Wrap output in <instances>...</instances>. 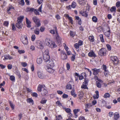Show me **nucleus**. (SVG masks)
<instances>
[{
    "mask_svg": "<svg viewBox=\"0 0 120 120\" xmlns=\"http://www.w3.org/2000/svg\"><path fill=\"white\" fill-rule=\"evenodd\" d=\"M45 43L46 45L50 48H54L57 47V45L55 44L54 42L50 40L49 39H46Z\"/></svg>",
    "mask_w": 120,
    "mask_h": 120,
    "instance_id": "f03ea898",
    "label": "nucleus"
},
{
    "mask_svg": "<svg viewBox=\"0 0 120 120\" xmlns=\"http://www.w3.org/2000/svg\"><path fill=\"white\" fill-rule=\"evenodd\" d=\"M111 59L114 62L115 64H117L118 62V58L116 56L111 57Z\"/></svg>",
    "mask_w": 120,
    "mask_h": 120,
    "instance_id": "4468645a",
    "label": "nucleus"
},
{
    "mask_svg": "<svg viewBox=\"0 0 120 120\" xmlns=\"http://www.w3.org/2000/svg\"><path fill=\"white\" fill-rule=\"evenodd\" d=\"M80 111V109H74L73 110V112L75 114H76L77 112Z\"/></svg>",
    "mask_w": 120,
    "mask_h": 120,
    "instance_id": "603ef678",
    "label": "nucleus"
},
{
    "mask_svg": "<svg viewBox=\"0 0 120 120\" xmlns=\"http://www.w3.org/2000/svg\"><path fill=\"white\" fill-rule=\"evenodd\" d=\"M78 2L81 5H84L86 4V0H78Z\"/></svg>",
    "mask_w": 120,
    "mask_h": 120,
    "instance_id": "aec40b11",
    "label": "nucleus"
},
{
    "mask_svg": "<svg viewBox=\"0 0 120 120\" xmlns=\"http://www.w3.org/2000/svg\"><path fill=\"white\" fill-rule=\"evenodd\" d=\"M92 70L93 72V74L95 75H97L100 71V69H97L96 68L92 69Z\"/></svg>",
    "mask_w": 120,
    "mask_h": 120,
    "instance_id": "f8f14e48",
    "label": "nucleus"
},
{
    "mask_svg": "<svg viewBox=\"0 0 120 120\" xmlns=\"http://www.w3.org/2000/svg\"><path fill=\"white\" fill-rule=\"evenodd\" d=\"M24 18L23 16H20L18 17L17 19V22L18 23H21Z\"/></svg>",
    "mask_w": 120,
    "mask_h": 120,
    "instance_id": "6ab92c4d",
    "label": "nucleus"
},
{
    "mask_svg": "<svg viewBox=\"0 0 120 120\" xmlns=\"http://www.w3.org/2000/svg\"><path fill=\"white\" fill-rule=\"evenodd\" d=\"M26 22L27 25V27L28 28L31 27V22L27 18H26Z\"/></svg>",
    "mask_w": 120,
    "mask_h": 120,
    "instance_id": "f3484780",
    "label": "nucleus"
},
{
    "mask_svg": "<svg viewBox=\"0 0 120 120\" xmlns=\"http://www.w3.org/2000/svg\"><path fill=\"white\" fill-rule=\"evenodd\" d=\"M104 34L106 36L109 37L110 35V30H109L104 33Z\"/></svg>",
    "mask_w": 120,
    "mask_h": 120,
    "instance_id": "f704fd0d",
    "label": "nucleus"
},
{
    "mask_svg": "<svg viewBox=\"0 0 120 120\" xmlns=\"http://www.w3.org/2000/svg\"><path fill=\"white\" fill-rule=\"evenodd\" d=\"M20 40L22 43L24 45H26L28 44V41L27 37L25 35L21 37Z\"/></svg>",
    "mask_w": 120,
    "mask_h": 120,
    "instance_id": "39448f33",
    "label": "nucleus"
},
{
    "mask_svg": "<svg viewBox=\"0 0 120 120\" xmlns=\"http://www.w3.org/2000/svg\"><path fill=\"white\" fill-rule=\"evenodd\" d=\"M6 60H11L13 59V57L10 56L9 55H6L4 56Z\"/></svg>",
    "mask_w": 120,
    "mask_h": 120,
    "instance_id": "393cba45",
    "label": "nucleus"
},
{
    "mask_svg": "<svg viewBox=\"0 0 120 120\" xmlns=\"http://www.w3.org/2000/svg\"><path fill=\"white\" fill-rule=\"evenodd\" d=\"M31 40L32 41H34L36 38V37L35 35L34 34L33 35H32L31 37Z\"/></svg>",
    "mask_w": 120,
    "mask_h": 120,
    "instance_id": "de8ad7c7",
    "label": "nucleus"
},
{
    "mask_svg": "<svg viewBox=\"0 0 120 120\" xmlns=\"http://www.w3.org/2000/svg\"><path fill=\"white\" fill-rule=\"evenodd\" d=\"M63 46L64 47V49H65L66 52L68 53V47L66 44L65 43H64L63 44Z\"/></svg>",
    "mask_w": 120,
    "mask_h": 120,
    "instance_id": "09e8293b",
    "label": "nucleus"
},
{
    "mask_svg": "<svg viewBox=\"0 0 120 120\" xmlns=\"http://www.w3.org/2000/svg\"><path fill=\"white\" fill-rule=\"evenodd\" d=\"M71 95L73 96L74 97H76L77 95L75 94V90H73L71 91Z\"/></svg>",
    "mask_w": 120,
    "mask_h": 120,
    "instance_id": "c9c22d12",
    "label": "nucleus"
},
{
    "mask_svg": "<svg viewBox=\"0 0 120 120\" xmlns=\"http://www.w3.org/2000/svg\"><path fill=\"white\" fill-rule=\"evenodd\" d=\"M56 38L57 42L58 44L60 45L61 44V41L62 40V39L59 37L58 34L57 33V31H56Z\"/></svg>",
    "mask_w": 120,
    "mask_h": 120,
    "instance_id": "423d86ee",
    "label": "nucleus"
},
{
    "mask_svg": "<svg viewBox=\"0 0 120 120\" xmlns=\"http://www.w3.org/2000/svg\"><path fill=\"white\" fill-rule=\"evenodd\" d=\"M88 80L87 79H85L84 82L83 83V84L82 85L81 88H82L86 89L87 87V85H88Z\"/></svg>",
    "mask_w": 120,
    "mask_h": 120,
    "instance_id": "9b49d317",
    "label": "nucleus"
},
{
    "mask_svg": "<svg viewBox=\"0 0 120 120\" xmlns=\"http://www.w3.org/2000/svg\"><path fill=\"white\" fill-rule=\"evenodd\" d=\"M50 56L49 55L44 54L43 55V58L44 61L46 62H48L50 59Z\"/></svg>",
    "mask_w": 120,
    "mask_h": 120,
    "instance_id": "6e6552de",
    "label": "nucleus"
},
{
    "mask_svg": "<svg viewBox=\"0 0 120 120\" xmlns=\"http://www.w3.org/2000/svg\"><path fill=\"white\" fill-rule=\"evenodd\" d=\"M15 10V8L11 5L9 4L8 6L7 9V12L9 14H11L12 12Z\"/></svg>",
    "mask_w": 120,
    "mask_h": 120,
    "instance_id": "20e7f679",
    "label": "nucleus"
},
{
    "mask_svg": "<svg viewBox=\"0 0 120 120\" xmlns=\"http://www.w3.org/2000/svg\"><path fill=\"white\" fill-rule=\"evenodd\" d=\"M67 19L68 14H64V15L63 19L64 22V25L65 26H67Z\"/></svg>",
    "mask_w": 120,
    "mask_h": 120,
    "instance_id": "9d476101",
    "label": "nucleus"
},
{
    "mask_svg": "<svg viewBox=\"0 0 120 120\" xmlns=\"http://www.w3.org/2000/svg\"><path fill=\"white\" fill-rule=\"evenodd\" d=\"M38 77L40 79H43L44 78V76L42 72L40 71H38Z\"/></svg>",
    "mask_w": 120,
    "mask_h": 120,
    "instance_id": "412c9836",
    "label": "nucleus"
},
{
    "mask_svg": "<svg viewBox=\"0 0 120 120\" xmlns=\"http://www.w3.org/2000/svg\"><path fill=\"white\" fill-rule=\"evenodd\" d=\"M97 86L98 88H100L101 87V85L100 83L98 82H96Z\"/></svg>",
    "mask_w": 120,
    "mask_h": 120,
    "instance_id": "4d7b16f0",
    "label": "nucleus"
},
{
    "mask_svg": "<svg viewBox=\"0 0 120 120\" xmlns=\"http://www.w3.org/2000/svg\"><path fill=\"white\" fill-rule=\"evenodd\" d=\"M34 33L37 35H38L40 34L39 30V28H37L34 30Z\"/></svg>",
    "mask_w": 120,
    "mask_h": 120,
    "instance_id": "5701e85b",
    "label": "nucleus"
},
{
    "mask_svg": "<svg viewBox=\"0 0 120 120\" xmlns=\"http://www.w3.org/2000/svg\"><path fill=\"white\" fill-rule=\"evenodd\" d=\"M116 10V8L115 7H112L110 9V11L111 12H115Z\"/></svg>",
    "mask_w": 120,
    "mask_h": 120,
    "instance_id": "5fc2aeb1",
    "label": "nucleus"
},
{
    "mask_svg": "<svg viewBox=\"0 0 120 120\" xmlns=\"http://www.w3.org/2000/svg\"><path fill=\"white\" fill-rule=\"evenodd\" d=\"M47 100L46 99H44L43 98L40 101V103L42 104H44L46 103Z\"/></svg>",
    "mask_w": 120,
    "mask_h": 120,
    "instance_id": "4c0bfd02",
    "label": "nucleus"
},
{
    "mask_svg": "<svg viewBox=\"0 0 120 120\" xmlns=\"http://www.w3.org/2000/svg\"><path fill=\"white\" fill-rule=\"evenodd\" d=\"M44 87H45V86L44 85H40V84H39L38 87V91L39 92H41L42 91V89L43 88L44 89Z\"/></svg>",
    "mask_w": 120,
    "mask_h": 120,
    "instance_id": "2eb2a0df",
    "label": "nucleus"
},
{
    "mask_svg": "<svg viewBox=\"0 0 120 120\" xmlns=\"http://www.w3.org/2000/svg\"><path fill=\"white\" fill-rule=\"evenodd\" d=\"M68 19L69 20V23H71V24H72L73 23V21L72 19V18L71 17H69L68 15Z\"/></svg>",
    "mask_w": 120,
    "mask_h": 120,
    "instance_id": "a19ab883",
    "label": "nucleus"
},
{
    "mask_svg": "<svg viewBox=\"0 0 120 120\" xmlns=\"http://www.w3.org/2000/svg\"><path fill=\"white\" fill-rule=\"evenodd\" d=\"M15 73L18 76L19 78H20L21 77V76L19 71L17 70H16L15 72Z\"/></svg>",
    "mask_w": 120,
    "mask_h": 120,
    "instance_id": "cd10ccee",
    "label": "nucleus"
},
{
    "mask_svg": "<svg viewBox=\"0 0 120 120\" xmlns=\"http://www.w3.org/2000/svg\"><path fill=\"white\" fill-rule=\"evenodd\" d=\"M42 8V4H41L38 9V11L40 12H42L41 9Z\"/></svg>",
    "mask_w": 120,
    "mask_h": 120,
    "instance_id": "e2e57ef3",
    "label": "nucleus"
},
{
    "mask_svg": "<svg viewBox=\"0 0 120 120\" xmlns=\"http://www.w3.org/2000/svg\"><path fill=\"white\" fill-rule=\"evenodd\" d=\"M110 96V95L108 93H106L105 94L104 96V98H108Z\"/></svg>",
    "mask_w": 120,
    "mask_h": 120,
    "instance_id": "c03bdc74",
    "label": "nucleus"
},
{
    "mask_svg": "<svg viewBox=\"0 0 120 120\" xmlns=\"http://www.w3.org/2000/svg\"><path fill=\"white\" fill-rule=\"evenodd\" d=\"M74 47L76 49H78L79 48V44L77 43H76L74 44Z\"/></svg>",
    "mask_w": 120,
    "mask_h": 120,
    "instance_id": "680f3d73",
    "label": "nucleus"
},
{
    "mask_svg": "<svg viewBox=\"0 0 120 120\" xmlns=\"http://www.w3.org/2000/svg\"><path fill=\"white\" fill-rule=\"evenodd\" d=\"M95 93L96 94V95H94L93 96L94 98L95 99H98L99 97V92L98 91H95Z\"/></svg>",
    "mask_w": 120,
    "mask_h": 120,
    "instance_id": "7c9ffc66",
    "label": "nucleus"
},
{
    "mask_svg": "<svg viewBox=\"0 0 120 120\" xmlns=\"http://www.w3.org/2000/svg\"><path fill=\"white\" fill-rule=\"evenodd\" d=\"M0 67L1 69H4L6 67V66L2 64H0Z\"/></svg>",
    "mask_w": 120,
    "mask_h": 120,
    "instance_id": "774afa93",
    "label": "nucleus"
},
{
    "mask_svg": "<svg viewBox=\"0 0 120 120\" xmlns=\"http://www.w3.org/2000/svg\"><path fill=\"white\" fill-rule=\"evenodd\" d=\"M106 46L108 50H111V47L109 45L107 44L106 45Z\"/></svg>",
    "mask_w": 120,
    "mask_h": 120,
    "instance_id": "338daca9",
    "label": "nucleus"
},
{
    "mask_svg": "<svg viewBox=\"0 0 120 120\" xmlns=\"http://www.w3.org/2000/svg\"><path fill=\"white\" fill-rule=\"evenodd\" d=\"M21 23H17L16 24V26L19 29H20L22 28V26H21Z\"/></svg>",
    "mask_w": 120,
    "mask_h": 120,
    "instance_id": "e433bc0d",
    "label": "nucleus"
},
{
    "mask_svg": "<svg viewBox=\"0 0 120 120\" xmlns=\"http://www.w3.org/2000/svg\"><path fill=\"white\" fill-rule=\"evenodd\" d=\"M88 56L90 57H95L96 56L94 52L92 50H91L88 54Z\"/></svg>",
    "mask_w": 120,
    "mask_h": 120,
    "instance_id": "dca6fc26",
    "label": "nucleus"
},
{
    "mask_svg": "<svg viewBox=\"0 0 120 120\" xmlns=\"http://www.w3.org/2000/svg\"><path fill=\"white\" fill-rule=\"evenodd\" d=\"M60 52L61 58L63 60H65L67 59V56L64 51H61Z\"/></svg>",
    "mask_w": 120,
    "mask_h": 120,
    "instance_id": "0eeeda50",
    "label": "nucleus"
},
{
    "mask_svg": "<svg viewBox=\"0 0 120 120\" xmlns=\"http://www.w3.org/2000/svg\"><path fill=\"white\" fill-rule=\"evenodd\" d=\"M7 68L8 69H11L12 68V65L11 64H8L7 66Z\"/></svg>",
    "mask_w": 120,
    "mask_h": 120,
    "instance_id": "052dcab7",
    "label": "nucleus"
},
{
    "mask_svg": "<svg viewBox=\"0 0 120 120\" xmlns=\"http://www.w3.org/2000/svg\"><path fill=\"white\" fill-rule=\"evenodd\" d=\"M83 95V92L82 91H80L79 95V98L80 99H82Z\"/></svg>",
    "mask_w": 120,
    "mask_h": 120,
    "instance_id": "c85d7f7f",
    "label": "nucleus"
},
{
    "mask_svg": "<svg viewBox=\"0 0 120 120\" xmlns=\"http://www.w3.org/2000/svg\"><path fill=\"white\" fill-rule=\"evenodd\" d=\"M21 64L23 67H26L27 65V64L26 63L24 62H22L21 63Z\"/></svg>",
    "mask_w": 120,
    "mask_h": 120,
    "instance_id": "0e129e2a",
    "label": "nucleus"
},
{
    "mask_svg": "<svg viewBox=\"0 0 120 120\" xmlns=\"http://www.w3.org/2000/svg\"><path fill=\"white\" fill-rule=\"evenodd\" d=\"M34 13L36 15H40V13L38 12V11H37V9H34Z\"/></svg>",
    "mask_w": 120,
    "mask_h": 120,
    "instance_id": "49530a36",
    "label": "nucleus"
},
{
    "mask_svg": "<svg viewBox=\"0 0 120 120\" xmlns=\"http://www.w3.org/2000/svg\"><path fill=\"white\" fill-rule=\"evenodd\" d=\"M77 43L79 44V46H81L83 44V41L80 40H79L78 42V43Z\"/></svg>",
    "mask_w": 120,
    "mask_h": 120,
    "instance_id": "69168bd1",
    "label": "nucleus"
},
{
    "mask_svg": "<svg viewBox=\"0 0 120 120\" xmlns=\"http://www.w3.org/2000/svg\"><path fill=\"white\" fill-rule=\"evenodd\" d=\"M99 37H100L101 41L102 42H104V39L103 38V36L102 34H100L99 35Z\"/></svg>",
    "mask_w": 120,
    "mask_h": 120,
    "instance_id": "a18cd8bd",
    "label": "nucleus"
},
{
    "mask_svg": "<svg viewBox=\"0 0 120 120\" xmlns=\"http://www.w3.org/2000/svg\"><path fill=\"white\" fill-rule=\"evenodd\" d=\"M92 20L93 22H97V19L95 16H94L92 18Z\"/></svg>",
    "mask_w": 120,
    "mask_h": 120,
    "instance_id": "8fccbe9b",
    "label": "nucleus"
},
{
    "mask_svg": "<svg viewBox=\"0 0 120 120\" xmlns=\"http://www.w3.org/2000/svg\"><path fill=\"white\" fill-rule=\"evenodd\" d=\"M10 79L11 81L14 82L15 81V77L13 75H11L10 76Z\"/></svg>",
    "mask_w": 120,
    "mask_h": 120,
    "instance_id": "58836bf2",
    "label": "nucleus"
},
{
    "mask_svg": "<svg viewBox=\"0 0 120 120\" xmlns=\"http://www.w3.org/2000/svg\"><path fill=\"white\" fill-rule=\"evenodd\" d=\"M31 95L32 96L36 97H37L38 96V94L35 92L33 93Z\"/></svg>",
    "mask_w": 120,
    "mask_h": 120,
    "instance_id": "6e6d98bb",
    "label": "nucleus"
},
{
    "mask_svg": "<svg viewBox=\"0 0 120 120\" xmlns=\"http://www.w3.org/2000/svg\"><path fill=\"white\" fill-rule=\"evenodd\" d=\"M9 23V22L8 21H5L3 23V25L5 26L8 27Z\"/></svg>",
    "mask_w": 120,
    "mask_h": 120,
    "instance_id": "79ce46f5",
    "label": "nucleus"
},
{
    "mask_svg": "<svg viewBox=\"0 0 120 120\" xmlns=\"http://www.w3.org/2000/svg\"><path fill=\"white\" fill-rule=\"evenodd\" d=\"M76 5V3L74 2H73L72 3L71 6L72 8H75V7Z\"/></svg>",
    "mask_w": 120,
    "mask_h": 120,
    "instance_id": "3c124183",
    "label": "nucleus"
},
{
    "mask_svg": "<svg viewBox=\"0 0 120 120\" xmlns=\"http://www.w3.org/2000/svg\"><path fill=\"white\" fill-rule=\"evenodd\" d=\"M45 28L43 26H41L40 28V31L41 32H43L45 30Z\"/></svg>",
    "mask_w": 120,
    "mask_h": 120,
    "instance_id": "37998d69",
    "label": "nucleus"
},
{
    "mask_svg": "<svg viewBox=\"0 0 120 120\" xmlns=\"http://www.w3.org/2000/svg\"><path fill=\"white\" fill-rule=\"evenodd\" d=\"M106 52V50L105 49L102 48L100 50L99 52V54L101 56H103L105 54Z\"/></svg>",
    "mask_w": 120,
    "mask_h": 120,
    "instance_id": "1a4fd4ad",
    "label": "nucleus"
},
{
    "mask_svg": "<svg viewBox=\"0 0 120 120\" xmlns=\"http://www.w3.org/2000/svg\"><path fill=\"white\" fill-rule=\"evenodd\" d=\"M70 34L71 37H73L75 34V33L72 31H70Z\"/></svg>",
    "mask_w": 120,
    "mask_h": 120,
    "instance_id": "ea45409f",
    "label": "nucleus"
},
{
    "mask_svg": "<svg viewBox=\"0 0 120 120\" xmlns=\"http://www.w3.org/2000/svg\"><path fill=\"white\" fill-rule=\"evenodd\" d=\"M18 3L19 4L22 6H23L25 4L24 0H21Z\"/></svg>",
    "mask_w": 120,
    "mask_h": 120,
    "instance_id": "473e14b6",
    "label": "nucleus"
},
{
    "mask_svg": "<svg viewBox=\"0 0 120 120\" xmlns=\"http://www.w3.org/2000/svg\"><path fill=\"white\" fill-rule=\"evenodd\" d=\"M47 65L45 66V68L46 70L49 73H52L54 70L52 68L54 66V63L52 60L50 59L48 62H46Z\"/></svg>",
    "mask_w": 120,
    "mask_h": 120,
    "instance_id": "f257e3e1",
    "label": "nucleus"
},
{
    "mask_svg": "<svg viewBox=\"0 0 120 120\" xmlns=\"http://www.w3.org/2000/svg\"><path fill=\"white\" fill-rule=\"evenodd\" d=\"M32 19L36 24V27H38L41 26V24L40 20L38 17L34 16L32 18Z\"/></svg>",
    "mask_w": 120,
    "mask_h": 120,
    "instance_id": "7ed1b4c3",
    "label": "nucleus"
},
{
    "mask_svg": "<svg viewBox=\"0 0 120 120\" xmlns=\"http://www.w3.org/2000/svg\"><path fill=\"white\" fill-rule=\"evenodd\" d=\"M55 17L57 20H59L60 19V17L58 14H56L55 16Z\"/></svg>",
    "mask_w": 120,
    "mask_h": 120,
    "instance_id": "13d9d810",
    "label": "nucleus"
},
{
    "mask_svg": "<svg viewBox=\"0 0 120 120\" xmlns=\"http://www.w3.org/2000/svg\"><path fill=\"white\" fill-rule=\"evenodd\" d=\"M89 39L90 41L91 42H93L94 40V37L93 36H89Z\"/></svg>",
    "mask_w": 120,
    "mask_h": 120,
    "instance_id": "864d4df0",
    "label": "nucleus"
},
{
    "mask_svg": "<svg viewBox=\"0 0 120 120\" xmlns=\"http://www.w3.org/2000/svg\"><path fill=\"white\" fill-rule=\"evenodd\" d=\"M84 75V76L86 77V75L85 72L82 73L81 74V75L80 76H79V79L80 80H82L83 79V75Z\"/></svg>",
    "mask_w": 120,
    "mask_h": 120,
    "instance_id": "bb28decb",
    "label": "nucleus"
},
{
    "mask_svg": "<svg viewBox=\"0 0 120 120\" xmlns=\"http://www.w3.org/2000/svg\"><path fill=\"white\" fill-rule=\"evenodd\" d=\"M48 91L47 90L44 88L41 92V94L42 96H45L46 95Z\"/></svg>",
    "mask_w": 120,
    "mask_h": 120,
    "instance_id": "a211bd4d",
    "label": "nucleus"
},
{
    "mask_svg": "<svg viewBox=\"0 0 120 120\" xmlns=\"http://www.w3.org/2000/svg\"><path fill=\"white\" fill-rule=\"evenodd\" d=\"M109 74V71L107 70L105 71H104V74L106 76H107Z\"/></svg>",
    "mask_w": 120,
    "mask_h": 120,
    "instance_id": "bf43d9fd",
    "label": "nucleus"
},
{
    "mask_svg": "<svg viewBox=\"0 0 120 120\" xmlns=\"http://www.w3.org/2000/svg\"><path fill=\"white\" fill-rule=\"evenodd\" d=\"M37 47L39 49H42L43 48V46L42 45V42L40 41H38L36 45Z\"/></svg>",
    "mask_w": 120,
    "mask_h": 120,
    "instance_id": "ddd939ff",
    "label": "nucleus"
},
{
    "mask_svg": "<svg viewBox=\"0 0 120 120\" xmlns=\"http://www.w3.org/2000/svg\"><path fill=\"white\" fill-rule=\"evenodd\" d=\"M26 101L28 103H31L32 105L34 104V101L31 98H27L26 99Z\"/></svg>",
    "mask_w": 120,
    "mask_h": 120,
    "instance_id": "b1692460",
    "label": "nucleus"
},
{
    "mask_svg": "<svg viewBox=\"0 0 120 120\" xmlns=\"http://www.w3.org/2000/svg\"><path fill=\"white\" fill-rule=\"evenodd\" d=\"M80 13L83 16H84L85 17H87V15L85 11H80Z\"/></svg>",
    "mask_w": 120,
    "mask_h": 120,
    "instance_id": "a878e982",
    "label": "nucleus"
},
{
    "mask_svg": "<svg viewBox=\"0 0 120 120\" xmlns=\"http://www.w3.org/2000/svg\"><path fill=\"white\" fill-rule=\"evenodd\" d=\"M119 117V114L117 112H115L114 116V118L115 120H117Z\"/></svg>",
    "mask_w": 120,
    "mask_h": 120,
    "instance_id": "4be33fe9",
    "label": "nucleus"
},
{
    "mask_svg": "<svg viewBox=\"0 0 120 120\" xmlns=\"http://www.w3.org/2000/svg\"><path fill=\"white\" fill-rule=\"evenodd\" d=\"M9 103L11 108L12 109H14L15 105H13L11 101H9Z\"/></svg>",
    "mask_w": 120,
    "mask_h": 120,
    "instance_id": "2f4dec72",
    "label": "nucleus"
},
{
    "mask_svg": "<svg viewBox=\"0 0 120 120\" xmlns=\"http://www.w3.org/2000/svg\"><path fill=\"white\" fill-rule=\"evenodd\" d=\"M56 120H61L62 119V117L60 115L56 116Z\"/></svg>",
    "mask_w": 120,
    "mask_h": 120,
    "instance_id": "72a5a7b5",
    "label": "nucleus"
},
{
    "mask_svg": "<svg viewBox=\"0 0 120 120\" xmlns=\"http://www.w3.org/2000/svg\"><path fill=\"white\" fill-rule=\"evenodd\" d=\"M42 62V60L41 58H38L37 60V63L38 64H41Z\"/></svg>",
    "mask_w": 120,
    "mask_h": 120,
    "instance_id": "c756f323",
    "label": "nucleus"
}]
</instances>
